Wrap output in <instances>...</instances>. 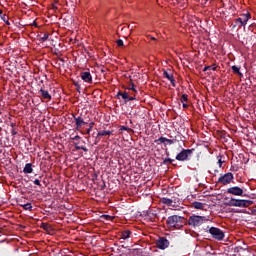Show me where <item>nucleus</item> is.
Segmentation results:
<instances>
[{
	"label": "nucleus",
	"mask_w": 256,
	"mask_h": 256,
	"mask_svg": "<svg viewBox=\"0 0 256 256\" xmlns=\"http://www.w3.org/2000/svg\"><path fill=\"white\" fill-rule=\"evenodd\" d=\"M3 235V228H0V237Z\"/></svg>",
	"instance_id": "obj_40"
},
{
	"label": "nucleus",
	"mask_w": 256,
	"mask_h": 256,
	"mask_svg": "<svg viewBox=\"0 0 256 256\" xmlns=\"http://www.w3.org/2000/svg\"><path fill=\"white\" fill-rule=\"evenodd\" d=\"M147 38L150 39L151 41H155V37H153L151 35H147Z\"/></svg>",
	"instance_id": "obj_34"
},
{
	"label": "nucleus",
	"mask_w": 256,
	"mask_h": 256,
	"mask_svg": "<svg viewBox=\"0 0 256 256\" xmlns=\"http://www.w3.org/2000/svg\"><path fill=\"white\" fill-rule=\"evenodd\" d=\"M40 93H41L43 99H48L49 101H51V94H49V92L47 90L41 89Z\"/></svg>",
	"instance_id": "obj_20"
},
{
	"label": "nucleus",
	"mask_w": 256,
	"mask_h": 256,
	"mask_svg": "<svg viewBox=\"0 0 256 256\" xmlns=\"http://www.w3.org/2000/svg\"><path fill=\"white\" fill-rule=\"evenodd\" d=\"M130 236H131V230H125L121 233L122 239H129Z\"/></svg>",
	"instance_id": "obj_22"
},
{
	"label": "nucleus",
	"mask_w": 256,
	"mask_h": 256,
	"mask_svg": "<svg viewBox=\"0 0 256 256\" xmlns=\"http://www.w3.org/2000/svg\"><path fill=\"white\" fill-rule=\"evenodd\" d=\"M0 15H3V10H0Z\"/></svg>",
	"instance_id": "obj_42"
},
{
	"label": "nucleus",
	"mask_w": 256,
	"mask_h": 256,
	"mask_svg": "<svg viewBox=\"0 0 256 256\" xmlns=\"http://www.w3.org/2000/svg\"><path fill=\"white\" fill-rule=\"evenodd\" d=\"M122 129H127V127L123 126Z\"/></svg>",
	"instance_id": "obj_46"
},
{
	"label": "nucleus",
	"mask_w": 256,
	"mask_h": 256,
	"mask_svg": "<svg viewBox=\"0 0 256 256\" xmlns=\"http://www.w3.org/2000/svg\"><path fill=\"white\" fill-rule=\"evenodd\" d=\"M23 173H26V174L33 173V164L27 163L23 169Z\"/></svg>",
	"instance_id": "obj_18"
},
{
	"label": "nucleus",
	"mask_w": 256,
	"mask_h": 256,
	"mask_svg": "<svg viewBox=\"0 0 256 256\" xmlns=\"http://www.w3.org/2000/svg\"><path fill=\"white\" fill-rule=\"evenodd\" d=\"M33 183L34 185H38V187H41V181L39 179H35Z\"/></svg>",
	"instance_id": "obj_28"
},
{
	"label": "nucleus",
	"mask_w": 256,
	"mask_h": 256,
	"mask_svg": "<svg viewBox=\"0 0 256 256\" xmlns=\"http://www.w3.org/2000/svg\"><path fill=\"white\" fill-rule=\"evenodd\" d=\"M103 217H104L105 219H108V220L111 219V216H109V215H104Z\"/></svg>",
	"instance_id": "obj_37"
},
{
	"label": "nucleus",
	"mask_w": 256,
	"mask_h": 256,
	"mask_svg": "<svg viewBox=\"0 0 256 256\" xmlns=\"http://www.w3.org/2000/svg\"><path fill=\"white\" fill-rule=\"evenodd\" d=\"M208 233L217 241H223V239H225V233L217 227L209 228Z\"/></svg>",
	"instance_id": "obj_6"
},
{
	"label": "nucleus",
	"mask_w": 256,
	"mask_h": 256,
	"mask_svg": "<svg viewBox=\"0 0 256 256\" xmlns=\"http://www.w3.org/2000/svg\"><path fill=\"white\" fill-rule=\"evenodd\" d=\"M226 193L228 195H234L236 197H243V193L244 191L242 190L241 187L239 186H233V187H230L226 190Z\"/></svg>",
	"instance_id": "obj_9"
},
{
	"label": "nucleus",
	"mask_w": 256,
	"mask_h": 256,
	"mask_svg": "<svg viewBox=\"0 0 256 256\" xmlns=\"http://www.w3.org/2000/svg\"><path fill=\"white\" fill-rule=\"evenodd\" d=\"M191 155H193V149H182V151L176 155V160L187 161Z\"/></svg>",
	"instance_id": "obj_7"
},
{
	"label": "nucleus",
	"mask_w": 256,
	"mask_h": 256,
	"mask_svg": "<svg viewBox=\"0 0 256 256\" xmlns=\"http://www.w3.org/2000/svg\"><path fill=\"white\" fill-rule=\"evenodd\" d=\"M211 69L212 71H217V65L213 64L211 66H205L203 71H209Z\"/></svg>",
	"instance_id": "obj_26"
},
{
	"label": "nucleus",
	"mask_w": 256,
	"mask_h": 256,
	"mask_svg": "<svg viewBox=\"0 0 256 256\" xmlns=\"http://www.w3.org/2000/svg\"><path fill=\"white\" fill-rule=\"evenodd\" d=\"M217 133L223 137V135H225V130H217Z\"/></svg>",
	"instance_id": "obj_30"
},
{
	"label": "nucleus",
	"mask_w": 256,
	"mask_h": 256,
	"mask_svg": "<svg viewBox=\"0 0 256 256\" xmlns=\"http://www.w3.org/2000/svg\"><path fill=\"white\" fill-rule=\"evenodd\" d=\"M43 41H47L49 39V35L45 34L44 37H42Z\"/></svg>",
	"instance_id": "obj_33"
},
{
	"label": "nucleus",
	"mask_w": 256,
	"mask_h": 256,
	"mask_svg": "<svg viewBox=\"0 0 256 256\" xmlns=\"http://www.w3.org/2000/svg\"><path fill=\"white\" fill-rule=\"evenodd\" d=\"M72 139H73L74 141H78V139H81V137H79V135H76V136L72 137Z\"/></svg>",
	"instance_id": "obj_32"
},
{
	"label": "nucleus",
	"mask_w": 256,
	"mask_h": 256,
	"mask_svg": "<svg viewBox=\"0 0 256 256\" xmlns=\"http://www.w3.org/2000/svg\"><path fill=\"white\" fill-rule=\"evenodd\" d=\"M105 135H113V132H111L109 130L108 131L102 130V131L97 133L96 139H98V141H99L100 137H105Z\"/></svg>",
	"instance_id": "obj_17"
},
{
	"label": "nucleus",
	"mask_w": 256,
	"mask_h": 256,
	"mask_svg": "<svg viewBox=\"0 0 256 256\" xmlns=\"http://www.w3.org/2000/svg\"><path fill=\"white\" fill-rule=\"evenodd\" d=\"M161 201L164 205H168V207H173V200L172 199L162 198Z\"/></svg>",
	"instance_id": "obj_21"
},
{
	"label": "nucleus",
	"mask_w": 256,
	"mask_h": 256,
	"mask_svg": "<svg viewBox=\"0 0 256 256\" xmlns=\"http://www.w3.org/2000/svg\"><path fill=\"white\" fill-rule=\"evenodd\" d=\"M185 225H187V219H185L183 216L172 215L166 220V226L168 229H170V231L183 229Z\"/></svg>",
	"instance_id": "obj_1"
},
{
	"label": "nucleus",
	"mask_w": 256,
	"mask_h": 256,
	"mask_svg": "<svg viewBox=\"0 0 256 256\" xmlns=\"http://www.w3.org/2000/svg\"><path fill=\"white\" fill-rule=\"evenodd\" d=\"M6 25H10L9 21H6Z\"/></svg>",
	"instance_id": "obj_44"
},
{
	"label": "nucleus",
	"mask_w": 256,
	"mask_h": 256,
	"mask_svg": "<svg viewBox=\"0 0 256 256\" xmlns=\"http://www.w3.org/2000/svg\"><path fill=\"white\" fill-rule=\"evenodd\" d=\"M228 205L230 207H250V205H253V201L230 198Z\"/></svg>",
	"instance_id": "obj_5"
},
{
	"label": "nucleus",
	"mask_w": 256,
	"mask_h": 256,
	"mask_svg": "<svg viewBox=\"0 0 256 256\" xmlns=\"http://www.w3.org/2000/svg\"><path fill=\"white\" fill-rule=\"evenodd\" d=\"M68 119H70L68 121L69 125H71V123H73V121H75L77 127H89L90 129H93V126L95 125V123H93V122L87 123V122H85V120H83V118H81V117L75 118V116H73V115H69Z\"/></svg>",
	"instance_id": "obj_4"
},
{
	"label": "nucleus",
	"mask_w": 256,
	"mask_h": 256,
	"mask_svg": "<svg viewBox=\"0 0 256 256\" xmlns=\"http://www.w3.org/2000/svg\"><path fill=\"white\" fill-rule=\"evenodd\" d=\"M87 133H91V129H87Z\"/></svg>",
	"instance_id": "obj_41"
},
{
	"label": "nucleus",
	"mask_w": 256,
	"mask_h": 256,
	"mask_svg": "<svg viewBox=\"0 0 256 256\" xmlns=\"http://www.w3.org/2000/svg\"><path fill=\"white\" fill-rule=\"evenodd\" d=\"M250 19H251V14L246 13L242 15V18L236 19V23H240L242 27H245V25H247V21H249Z\"/></svg>",
	"instance_id": "obj_12"
},
{
	"label": "nucleus",
	"mask_w": 256,
	"mask_h": 256,
	"mask_svg": "<svg viewBox=\"0 0 256 256\" xmlns=\"http://www.w3.org/2000/svg\"><path fill=\"white\" fill-rule=\"evenodd\" d=\"M2 19H3V21H6V17L5 16Z\"/></svg>",
	"instance_id": "obj_43"
},
{
	"label": "nucleus",
	"mask_w": 256,
	"mask_h": 256,
	"mask_svg": "<svg viewBox=\"0 0 256 256\" xmlns=\"http://www.w3.org/2000/svg\"><path fill=\"white\" fill-rule=\"evenodd\" d=\"M154 143H157V145H161V143H163L164 146L167 147V145H173V143H175V140L161 136L158 139H156Z\"/></svg>",
	"instance_id": "obj_10"
},
{
	"label": "nucleus",
	"mask_w": 256,
	"mask_h": 256,
	"mask_svg": "<svg viewBox=\"0 0 256 256\" xmlns=\"http://www.w3.org/2000/svg\"><path fill=\"white\" fill-rule=\"evenodd\" d=\"M218 163H219V167L223 165V161H221V159L218 160Z\"/></svg>",
	"instance_id": "obj_35"
},
{
	"label": "nucleus",
	"mask_w": 256,
	"mask_h": 256,
	"mask_svg": "<svg viewBox=\"0 0 256 256\" xmlns=\"http://www.w3.org/2000/svg\"><path fill=\"white\" fill-rule=\"evenodd\" d=\"M74 146H75L76 151H79V150H82V151H85V152L89 151L87 149V147L85 146L84 141L75 142Z\"/></svg>",
	"instance_id": "obj_14"
},
{
	"label": "nucleus",
	"mask_w": 256,
	"mask_h": 256,
	"mask_svg": "<svg viewBox=\"0 0 256 256\" xmlns=\"http://www.w3.org/2000/svg\"><path fill=\"white\" fill-rule=\"evenodd\" d=\"M205 205H206L205 203H201V202H197V201L192 203V207L194 209H205Z\"/></svg>",
	"instance_id": "obj_19"
},
{
	"label": "nucleus",
	"mask_w": 256,
	"mask_h": 256,
	"mask_svg": "<svg viewBox=\"0 0 256 256\" xmlns=\"http://www.w3.org/2000/svg\"><path fill=\"white\" fill-rule=\"evenodd\" d=\"M10 133H11V135H17V131H15V129H12V130H10Z\"/></svg>",
	"instance_id": "obj_31"
},
{
	"label": "nucleus",
	"mask_w": 256,
	"mask_h": 256,
	"mask_svg": "<svg viewBox=\"0 0 256 256\" xmlns=\"http://www.w3.org/2000/svg\"><path fill=\"white\" fill-rule=\"evenodd\" d=\"M136 95L137 90L133 85L126 88L124 92H118V97H121L125 101V103H127L128 101H135Z\"/></svg>",
	"instance_id": "obj_3"
},
{
	"label": "nucleus",
	"mask_w": 256,
	"mask_h": 256,
	"mask_svg": "<svg viewBox=\"0 0 256 256\" xmlns=\"http://www.w3.org/2000/svg\"><path fill=\"white\" fill-rule=\"evenodd\" d=\"M163 76L170 81L171 85L175 87V78L173 77V73H169L167 71L163 72Z\"/></svg>",
	"instance_id": "obj_15"
},
{
	"label": "nucleus",
	"mask_w": 256,
	"mask_h": 256,
	"mask_svg": "<svg viewBox=\"0 0 256 256\" xmlns=\"http://www.w3.org/2000/svg\"><path fill=\"white\" fill-rule=\"evenodd\" d=\"M152 215H153L154 217H157V214H153V213H152Z\"/></svg>",
	"instance_id": "obj_45"
},
{
	"label": "nucleus",
	"mask_w": 256,
	"mask_h": 256,
	"mask_svg": "<svg viewBox=\"0 0 256 256\" xmlns=\"http://www.w3.org/2000/svg\"><path fill=\"white\" fill-rule=\"evenodd\" d=\"M232 71H233V73H236V74L239 75L240 77H243V73H241L239 67H237V66H232Z\"/></svg>",
	"instance_id": "obj_24"
},
{
	"label": "nucleus",
	"mask_w": 256,
	"mask_h": 256,
	"mask_svg": "<svg viewBox=\"0 0 256 256\" xmlns=\"http://www.w3.org/2000/svg\"><path fill=\"white\" fill-rule=\"evenodd\" d=\"M118 47H123V40L119 39L116 41Z\"/></svg>",
	"instance_id": "obj_29"
},
{
	"label": "nucleus",
	"mask_w": 256,
	"mask_h": 256,
	"mask_svg": "<svg viewBox=\"0 0 256 256\" xmlns=\"http://www.w3.org/2000/svg\"><path fill=\"white\" fill-rule=\"evenodd\" d=\"M41 229L44 231H51V225L45 222H42L40 225Z\"/></svg>",
	"instance_id": "obj_23"
},
{
	"label": "nucleus",
	"mask_w": 256,
	"mask_h": 256,
	"mask_svg": "<svg viewBox=\"0 0 256 256\" xmlns=\"http://www.w3.org/2000/svg\"><path fill=\"white\" fill-rule=\"evenodd\" d=\"M156 245L158 249H167V247H169V240H167L165 237H162L156 242Z\"/></svg>",
	"instance_id": "obj_11"
},
{
	"label": "nucleus",
	"mask_w": 256,
	"mask_h": 256,
	"mask_svg": "<svg viewBox=\"0 0 256 256\" xmlns=\"http://www.w3.org/2000/svg\"><path fill=\"white\" fill-rule=\"evenodd\" d=\"M127 93H129V95H133V90H127Z\"/></svg>",
	"instance_id": "obj_38"
},
{
	"label": "nucleus",
	"mask_w": 256,
	"mask_h": 256,
	"mask_svg": "<svg viewBox=\"0 0 256 256\" xmlns=\"http://www.w3.org/2000/svg\"><path fill=\"white\" fill-rule=\"evenodd\" d=\"M173 161H175V160L171 159V158H166L163 160V165H171V163H173Z\"/></svg>",
	"instance_id": "obj_27"
},
{
	"label": "nucleus",
	"mask_w": 256,
	"mask_h": 256,
	"mask_svg": "<svg viewBox=\"0 0 256 256\" xmlns=\"http://www.w3.org/2000/svg\"><path fill=\"white\" fill-rule=\"evenodd\" d=\"M172 139H177V135H170Z\"/></svg>",
	"instance_id": "obj_39"
},
{
	"label": "nucleus",
	"mask_w": 256,
	"mask_h": 256,
	"mask_svg": "<svg viewBox=\"0 0 256 256\" xmlns=\"http://www.w3.org/2000/svg\"><path fill=\"white\" fill-rule=\"evenodd\" d=\"M233 179H234L233 173L228 172V173L220 176L218 178L217 183H221V185H229V183H231V181H233Z\"/></svg>",
	"instance_id": "obj_8"
},
{
	"label": "nucleus",
	"mask_w": 256,
	"mask_h": 256,
	"mask_svg": "<svg viewBox=\"0 0 256 256\" xmlns=\"http://www.w3.org/2000/svg\"><path fill=\"white\" fill-rule=\"evenodd\" d=\"M180 101L184 109H189V104L187 103V101H189V96L187 94H183L180 98Z\"/></svg>",
	"instance_id": "obj_16"
},
{
	"label": "nucleus",
	"mask_w": 256,
	"mask_h": 256,
	"mask_svg": "<svg viewBox=\"0 0 256 256\" xmlns=\"http://www.w3.org/2000/svg\"><path fill=\"white\" fill-rule=\"evenodd\" d=\"M81 79H83L85 83H93V76H91V72H82Z\"/></svg>",
	"instance_id": "obj_13"
},
{
	"label": "nucleus",
	"mask_w": 256,
	"mask_h": 256,
	"mask_svg": "<svg viewBox=\"0 0 256 256\" xmlns=\"http://www.w3.org/2000/svg\"><path fill=\"white\" fill-rule=\"evenodd\" d=\"M165 153H166V156L169 157L170 153L168 149L165 150Z\"/></svg>",
	"instance_id": "obj_36"
},
{
	"label": "nucleus",
	"mask_w": 256,
	"mask_h": 256,
	"mask_svg": "<svg viewBox=\"0 0 256 256\" xmlns=\"http://www.w3.org/2000/svg\"><path fill=\"white\" fill-rule=\"evenodd\" d=\"M207 221H209V218H207V216H199L195 214L191 215L188 220H186L187 225L193 227L194 229L197 227H201V225H203V223H207Z\"/></svg>",
	"instance_id": "obj_2"
},
{
	"label": "nucleus",
	"mask_w": 256,
	"mask_h": 256,
	"mask_svg": "<svg viewBox=\"0 0 256 256\" xmlns=\"http://www.w3.org/2000/svg\"><path fill=\"white\" fill-rule=\"evenodd\" d=\"M21 207H23L25 211H32L33 209V206L31 205V203L23 204L21 205Z\"/></svg>",
	"instance_id": "obj_25"
}]
</instances>
